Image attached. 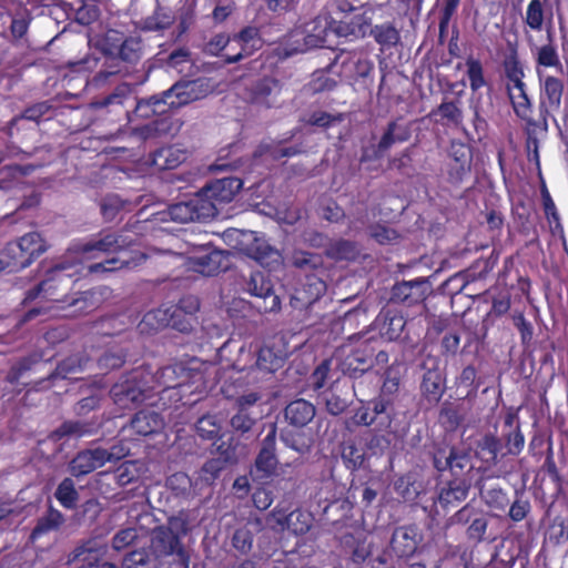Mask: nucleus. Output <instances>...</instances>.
<instances>
[{"mask_svg":"<svg viewBox=\"0 0 568 568\" xmlns=\"http://www.w3.org/2000/svg\"><path fill=\"white\" fill-rule=\"evenodd\" d=\"M191 258L195 271L206 276L215 275L229 268L227 253L211 247L202 255H194Z\"/></svg>","mask_w":568,"mask_h":568,"instance_id":"nucleus-22","label":"nucleus"},{"mask_svg":"<svg viewBox=\"0 0 568 568\" xmlns=\"http://www.w3.org/2000/svg\"><path fill=\"white\" fill-rule=\"evenodd\" d=\"M320 500L318 506L323 507L324 515L333 525L353 526L351 511L354 508L352 499H324Z\"/></svg>","mask_w":568,"mask_h":568,"instance_id":"nucleus-24","label":"nucleus"},{"mask_svg":"<svg viewBox=\"0 0 568 568\" xmlns=\"http://www.w3.org/2000/svg\"><path fill=\"white\" fill-rule=\"evenodd\" d=\"M62 524V515L60 511L49 506L48 513L40 517L30 534L31 541H36L41 538L43 535L55 530Z\"/></svg>","mask_w":568,"mask_h":568,"instance_id":"nucleus-37","label":"nucleus"},{"mask_svg":"<svg viewBox=\"0 0 568 568\" xmlns=\"http://www.w3.org/2000/svg\"><path fill=\"white\" fill-rule=\"evenodd\" d=\"M133 240L122 233H99L85 243L79 244L77 251L89 258H97L100 254L120 253L130 246Z\"/></svg>","mask_w":568,"mask_h":568,"instance_id":"nucleus-9","label":"nucleus"},{"mask_svg":"<svg viewBox=\"0 0 568 568\" xmlns=\"http://www.w3.org/2000/svg\"><path fill=\"white\" fill-rule=\"evenodd\" d=\"M186 377H189V371L182 364L166 366L160 373L161 384L165 388L181 386Z\"/></svg>","mask_w":568,"mask_h":568,"instance_id":"nucleus-47","label":"nucleus"},{"mask_svg":"<svg viewBox=\"0 0 568 568\" xmlns=\"http://www.w3.org/2000/svg\"><path fill=\"white\" fill-rule=\"evenodd\" d=\"M513 322L520 333L521 344L528 346L534 335V328L531 323L525 318L523 313H514Z\"/></svg>","mask_w":568,"mask_h":568,"instance_id":"nucleus-63","label":"nucleus"},{"mask_svg":"<svg viewBox=\"0 0 568 568\" xmlns=\"http://www.w3.org/2000/svg\"><path fill=\"white\" fill-rule=\"evenodd\" d=\"M315 415V406L303 398L291 402L284 409L285 419L294 427L306 426Z\"/></svg>","mask_w":568,"mask_h":568,"instance_id":"nucleus-26","label":"nucleus"},{"mask_svg":"<svg viewBox=\"0 0 568 568\" xmlns=\"http://www.w3.org/2000/svg\"><path fill=\"white\" fill-rule=\"evenodd\" d=\"M97 428V425L89 420H67L53 430L50 437L52 440H60L65 437L82 438L93 435Z\"/></svg>","mask_w":568,"mask_h":568,"instance_id":"nucleus-28","label":"nucleus"},{"mask_svg":"<svg viewBox=\"0 0 568 568\" xmlns=\"http://www.w3.org/2000/svg\"><path fill=\"white\" fill-rule=\"evenodd\" d=\"M434 466L438 471L450 470L458 475L466 467H470V454L464 447H449L448 449H438L434 454Z\"/></svg>","mask_w":568,"mask_h":568,"instance_id":"nucleus-16","label":"nucleus"},{"mask_svg":"<svg viewBox=\"0 0 568 568\" xmlns=\"http://www.w3.org/2000/svg\"><path fill=\"white\" fill-rule=\"evenodd\" d=\"M382 321L383 322L379 326V333L382 337L386 338L389 342L396 341L397 338L400 337L406 324L402 315L385 314Z\"/></svg>","mask_w":568,"mask_h":568,"instance_id":"nucleus-44","label":"nucleus"},{"mask_svg":"<svg viewBox=\"0 0 568 568\" xmlns=\"http://www.w3.org/2000/svg\"><path fill=\"white\" fill-rule=\"evenodd\" d=\"M123 201L118 195L105 196L100 204V211L106 222L113 221L123 209Z\"/></svg>","mask_w":568,"mask_h":568,"instance_id":"nucleus-57","label":"nucleus"},{"mask_svg":"<svg viewBox=\"0 0 568 568\" xmlns=\"http://www.w3.org/2000/svg\"><path fill=\"white\" fill-rule=\"evenodd\" d=\"M325 292L326 283L322 278L317 276H307L303 287L296 291L291 303L294 307L310 308Z\"/></svg>","mask_w":568,"mask_h":568,"instance_id":"nucleus-23","label":"nucleus"},{"mask_svg":"<svg viewBox=\"0 0 568 568\" xmlns=\"http://www.w3.org/2000/svg\"><path fill=\"white\" fill-rule=\"evenodd\" d=\"M505 440L504 450L507 455L517 456L521 453L525 445V437L520 430L519 424L514 429H509L503 435Z\"/></svg>","mask_w":568,"mask_h":568,"instance_id":"nucleus-50","label":"nucleus"},{"mask_svg":"<svg viewBox=\"0 0 568 568\" xmlns=\"http://www.w3.org/2000/svg\"><path fill=\"white\" fill-rule=\"evenodd\" d=\"M339 545L345 555H348L353 562L362 564L372 554L371 544L367 542V532L354 527L353 531L345 532L339 537Z\"/></svg>","mask_w":568,"mask_h":568,"instance_id":"nucleus-15","label":"nucleus"},{"mask_svg":"<svg viewBox=\"0 0 568 568\" xmlns=\"http://www.w3.org/2000/svg\"><path fill=\"white\" fill-rule=\"evenodd\" d=\"M225 467L223 459L215 457L206 460L201 468V484L210 486Z\"/></svg>","mask_w":568,"mask_h":568,"instance_id":"nucleus-58","label":"nucleus"},{"mask_svg":"<svg viewBox=\"0 0 568 568\" xmlns=\"http://www.w3.org/2000/svg\"><path fill=\"white\" fill-rule=\"evenodd\" d=\"M277 465L276 426L271 424L267 435L261 442V448L250 470V477L253 480L268 479L275 474Z\"/></svg>","mask_w":568,"mask_h":568,"instance_id":"nucleus-8","label":"nucleus"},{"mask_svg":"<svg viewBox=\"0 0 568 568\" xmlns=\"http://www.w3.org/2000/svg\"><path fill=\"white\" fill-rule=\"evenodd\" d=\"M17 243L31 263L47 251L44 240L37 232L24 234L17 241Z\"/></svg>","mask_w":568,"mask_h":568,"instance_id":"nucleus-40","label":"nucleus"},{"mask_svg":"<svg viewBox=\"0 0 568 568\" xmlns=\"http://www.w3.org/2000/svg\"><path fill=\"white\" fill-rule=\"evenodd\" d=\"M261 418V412H244L234 409L230 417V426L235 434L248 435Z\"/></svg>","mask_w":568,"mask_h":568,"instance_id":"nucleus-34","label":"nucleus"},{"mask_svg":"<svg viewBox=\"0 0 568 568\" xmlns=\"http://www.w3.org/2000/svg\"><path fill=\"white\" fill-rule=\"evenodd\" d=\"M104 448L92 447L79 452L70 462L69 470L73 476H84L105 465Z\"/></svg>","mask_w":568,"mask_h":568,"instance_id":"nucleus-19","label":"nucleus"},{"mask_svg":"<svg viewBox=\"0 0 568 568\" xmlns=\"http://www.w3.org/2000/svg\"><path fill=\"white\" fill-rule=\"evenodd\" d=\"M148 384V374L140 368L133 369L111 387V398L121 409H133L145 400Z\"/></svg>","mask_w":568,"mask_h":568,"instance_id":"nucleus-2","label":"nucleus"},{"mask_svg":"<svg viewBox=\"0 0 568 568\" xmlns=\"http://www.w3.org/2000/svg\"><path fill=\"white\" fill-rule=\"evenodd\" d=\"M168 214L172 221L187 223L193 221H205L217 214V207L210 200L201 196L199 193L185 202L172 204L168 209Z\"/></svg>","mask_w":568,"mask_h":568,"instance_id":"nucleus-7","label":"nucleus"},{"mask_svg":"<svg viewBox=\"0 0 568 568\" xmlns=\"http://www.w3.org/2000/svg\"><path fill=\"white\" fill-rule=\"evenodd\" d=\"M327 257L335 261H352L355 260L358 255L357 245L348 240H337L331 243L326 251Z\"/></svg>","mask_w":568,"mask_h":568,"instance_id":"nucleus-41","label":"nucleus"},{"mask_svg":"<svg viewBox=\"0 0 568 568\" xmlns=\"http://www.w3.org/2000/svg\"><path fill=\"white\" fill-rule=\"evenodd\" d=\"M466 65L470 89L475 92L486 84L483 65L480 61L474 58H468L466 61Z\"/></svg>","mask_w":568,"mask_h":568,"instance_id":"nucleus-55","label":"nucleus"},{"mask_svg":"<svg viewBox=\"0 0 568 568\" xmlns=\"http://www.w3.org/2000/svg\"><path fill=\"white\" fill-rule=\"evenodd\" d=\"M240 444L235 438H230L227 440L221 442L216 446V453L219 459H223L225 465L236 464L240 459Z\"/></svg>","mask_w":568,"mask_h":568,"instance_id":"nucleus-51","label":"nucleus"},{"mask_svg":"<svg viewBox=\"0 0 568 568\" xmlns=\"http://www.w3.org/2000/svg\"><path fill=\"white\" fill-rule=\"evenodd\" d=\"M507 456L504 450V444L500 438L494 434H485L476 443L475 457L479 459L485 468H491Z\"/></svg>","mask_w":568,"mask_h":568,"instance_id":"nucleus-18","label":"nucleus"},{"mask_svg":"<svg viewBox=\"0 0 568 568\" xmlns=\"http://www.w3.org/2000/svg\"><path fill=\"white\" fill-rule=\"evenodd\" d=\"M337 367L343 374L352 378H357L374 366L373 352L367 347L364 349H355L349 354L337 358Z\"/></svg>","mask_w":568,"mask_h":568,"instance_id":"nucleus-20","label":"nucleus"},{"mask_svg":"<svg viewBox=\"0 0 568 568\" xmlns=\"http://www.w3.org/2000/svg\"><path fill=\"white\" fill-rule=\"evenodd\" d=\"M153 555L168 568H189L190 554L171 528L159 527L151 540Z\"/></svg>","mask_w":568,"mask_h":568,"instance_id":"nucleus-1","label":"nucleus"},{"mask_svg":"<svg viewBox=\"0 0 568 568\" xmlns=\"http://www.w3.org/2000/svg\"><path fill=\"white\" fill-rule=\"evenodd\" d=\"M173 23V17L163 9H158L151 17L143 21L142 29L146 31H160Z\"/></svg>","mask_w":568,"mask_h":568,"instance_id":"nucleus-53","label":"nucleus"},{"mask_svg":"<svg viewBox=\"0 0 568 568\" xmlns=\"http://www.w3.org/2000/svg\"><path fill=\"white\" fill-rule=\"evenodd\" d=\"M331 369V361H323L312 373L310 377L311 386L314 390H318L325 386Z\"/></svg>","mask_w":568,"mask_h":568,"instance_id":"nucleus-64","label":"nucleus"},{"mask_svg":"<svg viewBox=\"0 0 568 568\" xmlns=\"http://www.w3.org/2000/svg\"><path fill=\"white\" fill-rule=\"evenodd\" d=\"M369 34L382 47V50L392 49L400 43L399 30L390 22L369 27Z\"/></svg>","mask_w":568,"mask_h":568,"instance_id":"nucleus-33","label":"nucleus"},{"mask_svg":"<svg viewBox=\"0 0 568 568\" xmlns=\"http://www.w3.org/2000/svg\"><path fill=\"white\" fill-rule=\"evenodd\" d=\"M221 429L222 426L216 415H203L195 423V432L204 440L219 438Z\"/></svg>","mask_w":568,"mask_h":568,"instance_id":"nucleus-43","label":"nucleus"},{"mask_svg":"<svg viewBox=\"0 0 568 568\" xmlns=\"http://www.w3.org/2000/svg\"><path fill=\"white\" fill-rule=\"evenodd\" d=\"M526 22L534 30H540L544 22V10L540 0H531L526 12Z\"/></svg>","mask_w":568,"mask_h":568,"instance_id":"nucleus-62","label":"nucleus"},{"mask_svg":"<svg viewBox=\"0 0 568 568\" xmlns=\"http://www.w3.org/2000/svg\"><path fill=\"white\" fill-rule=\"evenodd\" d=\"M211 92V85L206 79L180 81L164 91L170 98V105L178 108L206 97Z\"/></svg>","mask_w":568,"mask_h":568,"instance_id":"nucleus-12","label":"nucleus"},{"mask_svg":"<svg viewBox=\"0 0 568 568\" xmlns=\"http://www.w3.org/2000/svg\"><path fill=\"white\" fill-rule=\"evenodd\" d=\"M341 455L344 464L349 469L359 468L365 458L364 452L352 442L343 445Z\"/></svg>","mask_w":568,"mask_h":568,"instance_id":"nucleus-52","label":"nucleus"},{"mask_svg":"<svg viewBox=\"0 0 568 568\" xmlns=\"http://www.w3.org/2000/svg\"><path fill=\"white\" fill-rule=\"evenodd\" d=\"M121 254L105 260V264L111 272L120 270H132L145 261V255L141 252H120Z\"/></svg>","mask_w":568,"mask_h":568,"instance_id":"nucleus-42","label":"nucleus"},{"mask_svg":"<svg viewBox=\"0 0 568 568\" xmlns=\"http://www.w3.org/2000/svg\"><path fill=\"white\" fill-rule=\"evenodd\" d=\"M420 389L429 400L437 403L445 392V378L439 368L427 369L422 379Z\"/></svg>","mask_w":568,"mask_h":568,"instance_id":"nucleus-30","label":"nucleus"},{"mask_svg":"<svg viewBox=\"0 0 568 568\" xmlns=\"http://www.w3.org/2000/svg\"><path fill=\"white\" fill-rule=\"evenodd\" d=\"M124 568H152L151 554L145 549H135L125 555Z\"/></svg>","mask_w":568,"mask_h":568,"instance_id":"nucleus-56","label":"nucleus"},{"mask_svg":"<svg viewBox=\"0 0 568 568\" xmlns=\"http://www.w3.org/2000/svg\"><path fill=\"white\" fill-rule=\"evenodd\" d=\"M232 546L243 555L251 551L253 547V534L247 528H239L232 537Z\"/></svg>","mask_w":568,"mask_h":568,"instance_id":"nucleus-61","label":"nucleus"},{"mask_svg":"<svg viewBox=\"0 0 568 568\" xmlns=\"http://www.w3.org/2000/svg\"><path fill=\"white\" fill-rule=\"evenodd\" d=\"M549 539L556 545L564 544L568 540V517H555L549 527Z\"/></svg>","mask_w":568,"mask_h":568,"instance_id":"nucleus-59","label":"nucleus"},{"mask_svg":"<svg viewBox=\"0 0 568 568\" xmlns=\"http://www.w3.org/2000/svg\"><path fill=\"white\" fill-rule=\"evenodd\" d=\"M130 427L138 435L149 436L160 432L164 427V420L154 410H140L131 419Z\"/></svg>","mask_w":568,"mask_h":568,"instance_id":"nucleus-27","label":"nucleus"},{"mask_svg":"<svg viewBox=\"0 0 568 568\" xmlns=\"http://www.w3.org/2000/svg\"><path fill=\"white\" fill-rule=\"evenodd\" d=\"M0 260L6 262V268L12 271L22 270L31 264L28 256L16 242L9 243L0 254Z\"/></svg>","mask_w":568,"mask_h":568,"instance_id":"nucleus-38","label":"nucleus"},{"mask_svg":"<svg viewBox=\"0 0 568 568\" xmlns=\"http://www.w3.org/2000/svg\"><path fill=\"white\" fill-rule=\"evenodd\" d=\"M243 182L239 178L226 176L207 183L199 194L211 203H229L242 189Z\"/></svg>","mask_w":568,"mask_h":568,"instance_id":"nucleus-13","label":"nucleus"},{"mask_svg":"<svg viewBox=\"0 0 568 568\" xmlns=\"http://www.w3.org/2000/svg\"><path fill=\"white\" fill-rule=\"evenodd\" d=\"M271 515L277 525L292 529L295 534H305L311 527L310 520H304L300 525L296 523L304 515L296 505H293L292 499H280Z\"/></svg>","mask_w":568,"mask_h":568,"instance_id":"nucleus-14","label":"nucleus"},{"mask_svg":"<svg viewBox=\"0 0 568 568\" xmlns=\"http://www.w3.org/2000/svg\"><path fill=\"white\" fill-rule=\"evenodd\" d=\"M64 271L65 267L62 264L57 265L43 281L27 292L24 301L31 302L41 297L44 301L64 302L63 293L72 283L71 276Z\"/></svg>","mask_w":568,"mask_h":568,"instance_id":"nucleus-5","label":"nucleus"},{"mask_svg":"<svg viewBox=\"0 0 568 568\" xmlns=\"http://www.w3.org/2000/svg\"><path fill=\"white\" fill-rule=\"evenodd\" d=\"M237 242V247L248 257L257 261L262 266L275 268L281 264L282 256L277 250L272 247L265 240L260 239L252 231L243 232L230 230L225 233Z\"/></svg>","mask_w":568,"mask_h":568,"instance_id":"nucleus-3","label":"nucleus"},{"mask_svg":"<svg viewBox=\"0 0 568 568\" xmlns=\"http://www.w3.org/2000/svg\"><path fill=\"white\" fill-rule=\"evenodd\" d=\"M233 42L240 44L241 51L235 54H227L225 57L226 63H236L243 58L251 55L253 51L261 48L258 29L255 27L244 28L233 38Z\"/></svg>","mask_w":568,"mask_h":568,"instance_id":"nucleus-25","label":"nucleus"},{"mask_svg":"<svg viewBox=\"0 0 568 568\" xmlns=\"http://www.w3.org/2000/svg\"><path fill=\"white\" fill-rule=\"evenodd\" d=\"M135 95L133 89L128 83L118 85L110 94L92 103L95 109L114 114L113 121L118 123L132 122L131 108L133 106Z\"/></svg>","mask_w":568,"mask_h":568,"instance_id":"nucleus-4","label":"nucleus"},{"mask_svg":"<svg viewBox=\"0 0 568 568\" xmlns=\"http://www.w3.org/2000/svg\"><path fill=\"white\" fill-rule=\"evenodd\" d=\"M327 24L326 18L317 17L305 26L303 50L318 48L326 42Z\"/></svg>","mask_w":568,"mask_h":568,"instance_id":"nucleus-32","label":"nucleus"},{"mask_svg":"<svg viewBox=\"0 0 568 568\" xmlns=\"http://www.w3.org/2000/svg\"><path fill=\"white\" fill-rule=\"evenodd\" d=\"M243 291L261 301L256 305L261 313L280 310V297L274 292L268 274L260 271L251 272L247 277H244Z\"/></svg>","mask_w":568,"mask_h":568,"instance_id":"nucleus-6","label":"nucleus"},{"mask_svg":"<svg viewBox=\"0 0 568 568\" xmlns=\"http://www.w3.org/2000/svg\"><path fill=\"white\" fill-rule=\"evenodd\" d=\"M419 540L416 526L397 527L390 539V549L398 558H409L416 552Z\"/></svg>","mask_w":568,"mask_h":568,"instance_id":"nucleus-17","label":"nucleus"},{"mask_svg":"<svg viewBox=\"0 0 568 568\" xmlns=\"http://www.w3.org/2000/svg\"><path fill=\"white\" fill-rule=\"evenodd\" d=\"M88 362V358L81 354L71 355L58 364L50 377L73 378L78 373L84 371Z\"/></svg>","mask_w":568,"mask_h":568,"instance_id":"nucleus-35","label":"nucleus"},{"mask_svg":"<svg viewBox=\"0 0 568 568\" xmlns=\"http://www.w3.org/2000/svg\"><path fill=\"white\" fill-rule=\"evenodd\" d=\"M172 305L165 307L161 306L156 310L148 312L144 315L142 323L148 326H151L154 329H161L170 326V321H172Z\"/></svg>","mask_w":568,"mask_h":568,"instance_id":"nucleus-48","label":"nucleus"},{"mask_svg":"<svg viewBox=\"0 0 568 568\" xmlns=\"http://www.w3.org/2000/svg\"><path fill=\"white\" fill-rule=\"evenodd\" d=\"M394 490L402 497H417L420 494V485L416 483L413 475H405L394 483Z\"/></svg>","mask_w":568,"mask_h":568,"instance_id":"nucleus-54","label":"nucleus"},{"mask_svg":"<svg viewBox=\"0 0 568 568\" xmlns=\"http://www.w3.org/2000/svg\"><path fill=\"white\" fill-rule=\"evenodd\" d=\"M283 84L280 80L265 77L247 88V101L258 108L272 109L281 105Z\"/></svg>","mask_w":568,"mask_h":568,"instance_id":"nucleus-10","label":"nucleus"},{"mask_svg":"<svg viewBox=\"0 0 568 568\" xmlns=\"http://www.w3.org/2000/svg\"><path fill=\"white\" fill-rule=\"evenodd\" d=\"M172 105H170V98L161 94H155L146 99H138L135 97L132 106V121L135 119H151L155 115L164 114Z\"/></svg>","mask_w":568,"mask_h":568,"instance_id":"nucleus-21","label":"nucleus"},{"mask_svg":"<svg viewBox=\"0 0 568 568\" xmlns=\"http://www.w3.org/2000/svg\"><path fill=\"white\" fill-rule=\"evenodd\" d=\"M371 27V21L364 14H357L349 22H338L335 33L339 37L364 38Z\"/></svg>","mask_w":568,"mask_h":568,"instance_id":"nucleus-36","label":"nucleus"},{"mask_svg":"<svg viewBox=\"0 0 568 568\" xmlns=\"http://www.w3.org/2000/svg\"><path fill=\"white\" fill-rule=\"evenodd\" d=\"M143 54V43L140 36L126 38L119 50L121 60L129 63H136Z\"/></svg>","mask_w":568,"mask_h":568,"instance_id":"nucleus-45","label":"nucleus"},{"mask_svg":"<svg viewBox=\"0 0 568 568\" xmlns=\"http://www.w3.org/2000/svg\"><path fill=\"white\" fill-rule=\"evenodd\" d=\"M432 291V285L425 277L402 281L394 284L390 291V302L410 307L423 303Z\"/></svg>","mask_w":568,"mask_h":568,"instance_id":"nucleus-11","label":"nucleus"},{"mask_svg":"<svg viewBox=\"0 0 568 568\" xmlns=\"http://www.w3.org/2000/svg\"><path fill=\"white\" fill-rule=\"evenodd\" d=\"M564 92L562 82L555 77H547L544 82V93L547 99V106L557 110L560 106Z\"/></svg>","mask_w":568,"mask_h":568,"instance_id":"nucleus-49","label":"nucleus"},{"mask_svg":"<svg viewBox=\"0 0 568 568\" xmlns=\"http://www.w3.org/2000/svg\"><path fill=\"white\" fill-rule=\"evenodd\" d=\"M511 104L514 108L515 113L523 120L526 121L529 133L535 132V128L542 126V130H547V109H542L544 103L541 104V121H535L530 118L531 113V102L527 95V93L520 95H517L516 99L511 100Z\"/></svg>","mask_w":568,"mask_h":568,"instance_id":"nucleus-31","label":"nucleus"},{"mask_svg":"<svg viewBox=\"0 0 568 568\" xmlns=\"http://www.w3.org/2000/svg\"><path fill=\"white\" fill-rule=\"evenodd\" d=\"M323 400L326 406V410L334 416L341 415L348 407V402L346 398H343L341 395L329 390L325 392L322 395Z\"/></svg>","mask_w":568,"mask_h":568,"instance_id":"nucleus-60","label":"nucleus"},{"mask_svg":"<svg viewBox=\"0 0 568 568\" xmlns=\"http://www.w3.org/2000/svg\"><path fill=\"white\" fill-rule=\"evenodd\" d=\"M290 263L305 273L322 268L324 265L323 257L320 254L303 250H294L290 256Z\"/></svg>","mask_w":568,"mask_h":568,"instance_id":"nucleus-39","label":"nucleus"},{"mask_svg":"<svg viewBox=\"0 0 568 568\" xmlns=\"http://www.w3.org/2000/svg\"><path fill=\"white\" fill-rule=\"evenodd\" d=\"M196 486L197 484L193 485L191 478L185 473H175L166 479V488L175 497L196 493Z\"/></svg>","mask_w":568,"mask_h":568,"instance_id":"nucleus-46","label":"nucleus"},{"mask_svg":"<svg viewBox=\"0 0 568 568\" xmlns=\"http://www.w3.org/2000/svg\"><path fill=\"white\" fill-rule=\"evenodd\" d=\"M284 362L285 357L281 351H275L271 346H263L257 352L255 365L251 368V372L270 375L280 369Z\"/></svg>","mask_w":568,"mask_h":568,"instance_id":"nucleus-29","label":"nucleus"}]
</instances>
